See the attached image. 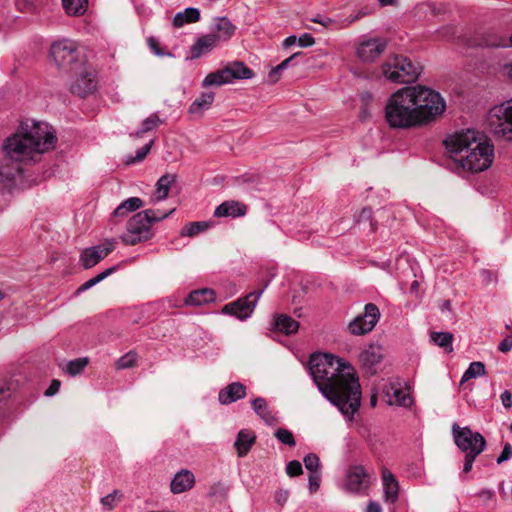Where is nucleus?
<instances>
[{"label": "nucleus", "mask_w": 512, "mask_h": 512, "mask_svg": "<svg viewBox=\"0 0 512 512\" xmlns=\"http://www.w3.org/2000/svg\"><path fill=\"white\" fill-rule=\"evenodd\" d=\"M431 341L435 345L444 348L447 352H451L453 350V334L449 332H433L431 333Z\"/></svg>", "instance_id": "nucleus-36"}, {"label": "nucleus", "mask_w": 512, "mask_h": 512, "mask_svg": "<svg viewBox=\"0 0 512 512\" xmlns=\"http://www.w3.org/2000/svg\"><path fill=\"white\" fill-rule=\"evenodd\" d=\"M154 215L151 211H141L133 215L126 224L125 232L120 236L121 241L128 246L150 240L154 233L149 217Z\"/></svg>", "instance_id": "nucleus-6"}, {"label": "nucleus", "mask_w": 512, "mask_h": 512, "mask_svg": "<svg viewBox=\"0 0 512 512\" xmlns=\"http://www.w3.org/2000/svg\"><path fill=\"white\" fill-rule=\"evenodd\" d=\"M214 92H204L196 98L189 107V113L202 114L203 111L209 109L214 101Z\"/></svg>", "instance_id": "nucleus-31"}, {"label": "nucleus", "mask_w": 512, "mask_h": 512, "mask_svg": "<svg viewBox=\"0 0 512 512\" xmlns=\"http://www.w3.org/2000/svg\"><path fill=\"white\" fill-rule=\"evenodd\" d=\"M252 408L255 413L268 425H274L278 422L276 414L271 411L267 401L262 397L255 398L252 402Z\"/></svg>", "instance_id": "nucleus-25"}, {"label": "nucleus", "mask_w": 512, "mask_h": 512, "mask_svg": "<svg viewBox=\"0 0 512 512\" xmlns=\"http://www.w3.org/2000/svg\"><path fill=\"white\" fill-rule=\"evenodd\" d=\"M286 473L290 477L299 476L303 473L302 465L297 460H292L286 465Z\"/></svg>", "instance_id": "nucleus-49"}, {"label": "nucleus", "mask_w": 512, "mask_h": 512, "mask_svg": "<svg viewBox=\"0 0 512 512\" xmlns=\"http://www.w3.org/2000/svg\"><path fill=\"white\" fill-rule=\"evenodd\" d=\"M450 157L464 170L472 173L488 169L494 159V148L472 129H467L444 140Z\"/></svg>", "instance_id": "nucleus-3"}, {"label": "nucleus", "mask_w": 512, "mask_h": 512, "mask_svg": "<svg viewBox=\"0 0 512 512\" xmlns=\"http://www.w3.org/2000/svg\"><path fill=\"white\" fill-rule=\"evenodd\" d=\"M62 5L68 15L80 16L86 12L88 0H62Z\"/></svg>", "instance_id": "nucleus-35"}, {"label": "nucleus", "mask_w": 512, "mask_h": 512, "mask_svg": "<svg viewBox=\"0 0 512 512\" xmlns=\"http://www.w3.org/2000/svg\"><path fill=\"white\" fill-rule=\"evenodd\" d=\"M143 206V201L139 197H130L121 202L111 214L109 222L117 224L116 218H124L129 213L140 209Z\"/></svg>", "instance_id": "nucleus-20"}, {"label": "nucleus", "mask_w": 512, "mask_h": 512, "mask_svg": "<svg viewBox=\"0 0 512 512\" xmlns=\"http://www.w3.org/2000/svg\"><path fill=\"white\" fill-rule=\"evenodd\" d=\"M176 177L173 174H165L159 178L156 183L155 201H161L167 198L171 185L175 182Z\"/></svg>", "instance_id": "nucleus-33"}, {"label": "nucleus", "mask_w": 512, "mask_h": 512, "mask_svg": "<svg viewBox=\"0 0 512 512\" xmlns=\"http://www.w3.org/2000/svg\"><path fill=\"white\" fill-rule=\"evenodd\" d=\"M309 371L320 392L342 414L353 416L360 406L361 389L350 363L329 353H314Z\"/></svg>", "instance_id": "nucleus-1"}, {"label": "nucleus", "mask_w": 512, "mask_h": 512, "mask_svg": "<svg viewBox=\"0 0 512 512\" xmlns=\"http://www.w3.org/2000/svg\"><path fill=\"white\" fill-rule=\"evenodd\" d=\"M478 455L468 454L465 455L463 472L469 473L472 470L473 463Z\"/></svg>", "instance_id": "nucleus-57"}, {"label": "nucleus", "mask_w": 512, "mask_h": 512, "mask_svg": "<svg viewBox=\"0 0 512 512\" xmlns=\"http://www.w3.org/2000/svg\"><path fill=\"white\" fill-rule=\"evenodd\" d=\"M365 15H367V12L365 10H359L357 13L350 15L348 18H346V26L358 21L359 19L363 18Z\"/></svg>", "instance_id": "nucleus-61"}, {"label": "nucleus", "mask_w": 512, "mask_h": 512, "mask_svg": "<svg viewBox=\"0 0 512 512\" xmlns=\"http://www.w3.org/2000/svg\"><path fill=\"white\" fill-rule=\"evenodd\" d=\"M303 461L307 470H309L311 473H318V469L320 467V460L315 453L307 454L304 457Z\"/></svg>", "instance_id": "nucleus-46"}, {"label": "nucleus", "mask_w": 512, "mask_h": 512, "mask_svg": "<svg viewBox=\"0 0 512 512\" xmlns=\"http://www.w3.org/2000/svg\"><path fill=\"white\" fill-rule=\"evenodd\" d=\"M273 326L275 330L286 335L294 334L299 329V323L285 314L276 315L274 317Z\"/></svg>", "instance_id": "nucleus-26"}, {"label": "nucleus", "mask_w": 512, "mask_h": 512, "mask_svg": "<svg viewBox=\"0 0 512 512\" xmlns=\"http://www.w3.org/2000/svg\"><path fill=\"white\" fill-rule=\"evenodd\" d=\"M215 299V292L209 288H203L192 291L185 299L186 305L201 306L213 302Z\"/></svg>", "instance_id": "nucleus-27"}, {"label": "nucleus", "mask_w": 512, "mask_h": 512, "mask_svg": "<svg viewBox=\"0 0 512 512\" xmlns=\"http://www.w3.org/2000/svg\"><path fill=\"white\" fill-rule=\"evenodd\" d=\"M246 214V206L238 201H225L216 207L214 216L216 217H239Z\"/></svg>", "instance_id": "nucleus-22"}, {"label": "nucleus", "mask_w": 512, "mask_h": 512, "mask_svg": "<svg viewBox=\"0 0 512 512\" xmlns=\"http://www.w3.org/2000/svg\"><path fill=\"white\" fill-rule=\"evenodd\" d=\"M490 131L506 140H512V100L494 106L488 114Z\"/></svg>", "instance_id": "nucleus-7"}, {"label": "nucleus", "mask_w": 512, "mask_h": 512, "mask_svg": "<svg viewBox=\"0 0 512 512\" xmlns=\"http://www.w3.org/2000/svg\"><path fill=\"white\" fill-rule=\"evenodd\" d=\"M246 396V386L240 382H233L220 390L218 399L221 404L228 405Z\"/></svg>", "instance_id": "nucleus-19"}, {"label": "nucleus", "mask_w": 512, "mask_h": 512, "mask_svg": "<svg viewBox=\"0 0 512 512\" xmlns=\"http://www.w3.org/2000/svg\"><path fill=\"white\" fill-rule=\"evenodd\" d=\"M297 41L301 47H310L315 43V39L309 33L302 34Z\"/></svg>", "instance_id": "nucleus-54"}, {"label": "nucleus", "mask_w": 512, "mask_h": 512, "mask_svg": "<svg viewBox=\"0 0 512 512\" xmlns=\"http://www.w3.org/2000/svg\"><path fill=\"white\" fill-rule=\"evenodd\" d=\"M310 21L321 24L324 27H330L334 23L333 19L323 16L321 14H317L316 16L310 18Z\"/></svg>", "instance_id": "nucleus-53"}, {"label": "nucleus", "mask_w": 512, "mask_h": 512, "mask_svg": "<svg viewBox=\"0 0 512 512\" xmlns=\"http://www.w3.org/2000/svg\"><path fill=\"white\" fill-rule=\"evenodd\" d=\"M485 372V365L482 362H472L462 375L461 383H464L472 378L483 376Z\"/></svg>", "instance_id": "nucleus-37"}, {"label": "nucleus", "mask_w": 512, "mask_h": 512, "mask_svg": "<svg viewBox=\"0 0 512 512\" xmlns=\"http://www.w3.org/2000/svg\"><path fill=\"white\" fill-rule=\"evenodd\" d=\"M219 44L218 36L214 34H206L199 37L196 42L190 47V58L197 59L202 55L209 53Z\"/></svg>", "instance_id": "nucleus-16"}, {"label": "nucleus", "mask_w": 512, "mask_h": 512, "mask_svg": "<svg viewBox=\"0 0 512 512\" xmlns=\"http://www.w3.org/2000/svg\"><path fill=\"white\" fill-rule=\"evenodd\" d=\"M382 358V349L378 345H370L360 354L362 364L369 369L378 364Z\"/></svg>", "instance_id": "nucleus-28"}, {"label": "nucleus", "mask_w": 512, "mask_h": 512, "mask_svg": "<svg viewBox=\"0 0 512 512\" xmlns=\"http://www.w3.org/2000/svg\"><path fill=\"white\" fill-rule=\"evenodd\" d=\"M421 71L418 63L403 56L389 58L382 65V74L386 79L395 83H410L415 81Z\"/></svg>", "instance_id": "nucleus-5"}, {"label": "nucleus", "mask_w": 512, "mask_h": 512, "mask_svg": "<svg viewBox=\"0 0 512 512\" xmlns=\"http://www.w3.org/2000/svg\"><path fill=\"white\" fill-rule=\"evenodd\" d=\"M512 456V446L510 443H505L502 453L497 458V464H502L503 462L509 460Z\"/></svg>", "instance_id": "nucleus-51"}, {"label": "nucleus", "mask_w": 512, "mask_h": 512, "mask_svg": "<svg viewBox=\"0 0 512 512\" xmlns=\"http://www.w3.org/2000/svg\"><path fill=\"white\" fill-rule=\"evenodd\" d=\"M320 486V475L319 473H310L309 475V490L311 493L316 492Z\"/></svg>", "instance_id": "nucleus-52"}, {"label": "nucleus", "mask_w": 512, "mask_h": 512, "mask_svg": "<svg viewBox=\"0 0 512 512\" xmlns=\"http://www.w3.org/2000/svg\"><path fill=\"white\" fill-rule=\"evenodd\" d=\"M152 145H153V141H150L149 143H147L146 145H144L143 147L138 149L136 151V155L134 157L127 158L126 164H132V163L141 162L142 160H144L145 157L147 156V154L149 153Z\"/></svg>", "instance_id": "nucleus-47"}, {"label": "nucleus", "mask_w": 512, "mask_h": 512, "mask_svg": "<svg viewBox=\"0 0 512 512\" xmlns=\"http://www.w3.org/2000/svg\"><path fill=\"white\" fill-rule=\"evenodd\" d=\"M446 109V102L436 91L415 85L394 92L385 106V120L391 128L409 129L424 126Z\"/></svg>", "instance_id": "nucleus-2"}, {"label": "nucleus", "mask_w": 512, "mask_h": 512, "mask_svg": "<svg viewBox=\"0 0 512 512\" xmlns=\"http://www.w3.org/2000/svg\"><path fill=\"white\" fill-rule=\"evenodd\" d=\"M281 70H278V66L273 68L268 74V81L270 83H276L279 80V74Z\"/></svg>", "instance_id": "nucleus-63"}, {"label": "nucleus", "mask_w": 512, "mask_h": 512, "mask_svg": "<svg viewBox=\"0 0 512 512\" xmlns=\"http://www.w3.org/2000/svg\"><path fill=\"white\" fill-rule=\"evenodd\" d=\"M145 211H151L154 213L152 217H149V222L153 225L154 223H157L171 215L174 212V209H171L168 212H162L159 209H146Z\"/></svg>", "instance_id": "nucleus-50"}, {"label": "nucleus", "mask_w": 512, "mask_h": 512, "mask_svg": "<svg viewBox=\"0 0 512 512\" xmlns=\"http://www.w3.org/2000/svg\"><path fill=\"white\" fill-rule=\"evenodd\" d=\"M452 433L456 446L465 455H480L486 448V440L479 433L469 427H460L457 423L452 425Z\"/></svg>", "instance_id": "nucleus-8"}, {"label": "nucleus", "mask_w": 512, "mask_h": 512, "mask_svg": "<svg viewBox=\"0 0 512 512\" xmlns=\"http://www.w3.org/2000/svg\"><path fill=\"white\" fill-rule=\"evenodd\" d=\"M88 365V359L87 358H77L74 360L69 361L66 364L65 371L67 374L71 376L79 375L83 372L84 368Z\"/></svg>", "instance_id": "nucleus-39"}, {"label": "nucleus", "mask_w": 512, "mask_h": 512, "mask_svg": "<svg viewBox=\"0 0 512 512\" xmlns=\"http://www.w3.org/2000/svg\"><path fill=\"white\" fill-rule=\"evenodd\" d=\"M147 44H148L149 48L153 51V53L155 55H157V56H160V57H162V56H172V54L170 52L165 53L161 49L158 40L155 37H153V36H151V37H149L147 39Z\"/></svg>", "instance_id": "nucleus-48"}, {"label": "nucleus", "mask_w": 512, "mask_h": 512, "mask_svg": "<svg viewBox=\"0 0 512 512\" xmlns=\"http://www.w3.org/2000/svg\"><path fill=\"white\" fill-rule=\"evenodd\" d=\"M274 436L283 444L288 446H295V439L291 431L279 428L275 431Z\"/></svg>", "instance_id": "nucleus-45"}, {"label": "nucleus", "mask_w": 512, "mask_h": 512, "mask_svg": "<svg viewBox=\"0 0 512 512\" xmlns=\"http://www.w3.org/2000/svg\"><path fill=\"white\" fill-rule=\"evenodd\" d=\"M229 491V487L223 482L213 483L208 490V496L217 499H224Z\"/></svg>", "instance_id": "nucleus-42"}, {"label": "nucleus", "mask_w": 512, "mask_h": 512, "mask_svg": "<svg viewBox=\"0 0 512 512\" xmlns=\"http://www.w3.org/2000/svg\"><path fill=\"white\" fill-rule=\"evenodd\" d=\"M96 88V81L91 72L82 67L77 72L75 79L72 81L70 90L79 97H85L92 93Z\"/></svg>", "instance_id": "nucleus-15"}, {"label": "nucleus", "mask_w": 512, "mask_h": 512, "mask_svg": "<svg viewBox=\"0 0 512 512\" xmlns=\"http://www.w3.org/2000/svg\"><path fill=\"white\" fill-rule=\"evenodd\" d=\"M122 497L121 491L114 490L112 493L101 498V504L106 510H112Z\"/></svg>", "instance_id": "nucleus-43"}, {"label": "nucleus", "mask_w": 512, "mask_h": 512, "mask_svg": "<svg viewBox=\"0 0 512 512\" xmlns=\"http://www.w3.org/2000/svg\"><path fill=\"white\" fill-rule=\"evenodd\" d=\"M383 392L388 398V403L390 405H400L404 407H408L412 403V399L407 392H405L399 384L388 383L384 386Z\"/></svg>", "instance_id": "nucleus-17"}, {"label": "nucleus", "mask_w": 512, "mask_h": 512, "mask_svg": "<svg viewBox=\"0 0 512 512\" xmlns=\"http://www.w3.org/2000/svg\"><path fill=\"white\" fill-rule=\"evenodd\" d=\"M498 349L503 352L507 353L512 350V336L506 337L503 341L500 342Z\"/></svg>", "instance_id": "nucleus-59"}, {"label": "nucleus", "mask_w": 512, "mask_h": 512, "mask_svg": "<svg viewBox=\"0 0 512 512\" xmlns=\"http://www.w3.org/2000/svg\"><path fill=\"white\" fill-rule=\"evenodd\" d=\"M163 121L158 117L156 113L151 114L142 122V127L138 131L135 132L136 137H142V135L146 132H149L155 128H157Z\"/></svg>", "instance_id": "nucleus-38"}, {"label": "nucleus", "mask_w": 512, "mask_h": 512, "mask_svg": "<svg viewBox=\"0 0 512 512\" xmlns=\"http://www.w3.org/2000/svg\"><path fill=\"white\" fill-rule=\"evenodd\" d=\"M114 250V242L109 241L104 245H97L86 248L80 255V262L85 269H89L97 265L101 260L106 258Z\"/></svg>", "instance_id": "nucleus-13"}, {"label": "nucleus", "mask_w": 512, "mask_h": 512, "mask_svg": "<svg viewBox=\"0 0 512 512\" xmlns=\"http://www.w3.org/2000/svg\"><path fill=\"white\" fill-rule=\"evenodd\" d=\"M261 294L262 291H255L234 302L228 303L222 308V313L235 316L239 320H246L253 313Z\"/></svg>", "instance_id": "nucleus-11"}, {"label": "nucleus", "mask_w": 512, "mask_h": 512, "mask_svg": "<svg viewBox=\"0 0 512 512\" xmlns=\"http://www.w3.org/2000/svg\"><path fill=\"white\" fill-rule=\"evenodd\" d=\"M387 42L382 38L365 39L356 49L357 57L363 62L375 61L386 49Z\"/></svg>", "instance_id": "nucleus-12"}, {"label": "nucleus", "mask_w": 512, "mask_h": 512, "mask_svg": "<svg viewBox=\"0 0 512 512\" xmlns=\"http://www.w3.org/2000/svg\"><path fill=\"white\" fill-rule=\"evenodd\" d=\"M382 481L386 501L396 502L399 492L398 482L394 475L386 468L382 470Z\"/></svg>", "instance_id": "nucleus-24"}, {"label": "nucleus", "mask_w": 512, "mask_h": 512, "mask_svg": "<svg viewBox=\"0 0 512 512\" xmlns=\"http://www.w3.org/2000/svg\"><path fill=\"white\" fill-rule=\"evenodd\" d=\"M380 318V311L373 303H368L364 307V313L354 318L348 325V329L353 335H364L373 330Z\"/></svg>", "instance_id": "nucleus-10"}, {"label": "nucleus", "mask_w": 512, "mask_h": 512, "mask_svg": "<svg viewBox=\"0 0 512 512\" xmlns=\"http://www.w3.org/2000/svg\"><path fill=\"white\" fill-rule=\"evenodd\" d=\"M369 487L368 473L361 465L352 466L346 476L345 489L351 493H362Z\"/></svg>", "instance_id": "nucleus-14"}, {"label": "nucleus", "mask_w": 512, "mask_h": 512, "mask_svg": "<svg viewBox=\"0 0 512 512\" xmlns=\"http://www.w3.org/2000/svg\"><path fill=\"white\" fill-rule=\"evenodd\" d=\"M215 29L216 32H213L212 34L218 36L219 42H223L229 40L233 36L236 27L227 17H220L216 19Z\"/></svg>", "instance_id": "nucleus-29"}, {"label": "nucleus", "mask_w": 512, "mask_h": 512, "mask_svg": "<svg viewBox=\"0 0 512 512\" xmlns=\"http://www.w3.org/2000/svg\"><path fill=\"white\" fill-rule=\"evenodd\" d=\"M477 496L485 502L492 500L494 492L490 489H483L477 493Z\"/></svg>", "instance_id": "nucleus-62"}, {"label": "nucleus", "mask_w": 512, "mask_h": 512, "mask_svg": "<svg viewBox=\"0 0 512 512\" xmlns=\"http://www.w3.org/2000/svg\"><path fill=\"white\" fill-rule=\"evenodd\" d=\"M208 227L209 225L207 222H191L182 229L181 235L193 237L200 232L205 231Z\"/></svg>", "instance_id": "nucleus-41"}, {"label": "nucleus", "mask_w": 512, "mask_h": 512, "mask_svg": "<svg viewBox=\"0 0 512 512\" xmlns=\"http://www.w3.org/2000/svg\"><path fill=\"white\" fill-rule=\"evenodd\" d=\"M382 508L379 503L370 501L367 505V512H381Z\"/></svg>", "instance_id": "nucleus-64"}, {"label": "nucleus", "mask_w": 512, "mask_h": 512, "mask_svg": "<svg viewBox=\"0 0 512 512\" xmlns=\"http://www.w3.org/2000/svg\"><path fill=\"white\" fill-rule=\"evenodd\" d=\"M256 441V435L252 430L243 429L238 432L234 447L239 457H244L250 451Z\"/></svg>", "instance_id": "nucleus-23"}, {"label": "nucleus", "mask_w": 512, "mask_h": 512, "mask_svg": "<svg viewBox=\"0 0 512 512\" xmlns=\"http://www.w3.org/2000/svg\"><path fill=\"white\" fill-rule=\"evenodd\" d=\"M229 70L226 66L222 69H219L215 72L208 74L204 80L202 81V86H221L227 83H230Z\"/></svg>", "instance_id": "nucleus-32"}, {"label": "nucleus", "mask_w": 512, "mask_h": 512, "mask_svg": "<svg viewBox=\"0 0 512 512\" xmlns=\"http://www.w3.org/2000/svg\"><path fill=\"white\" fill-rule=\"evenodd\" d=\"M229 70V77L233 79H250L253 77V71L248 68L243 62L234 61L226 65Z\"/></svg>", "instance_id": "nucleus-34"}, {"label": "nucleus", "mask_w": 512, "mask_h": 512, "mask_svg": "<svg viewBox=\"0 0 512 512\" xmlns=\"http://www.w3.org/2000/svg\"><path fill=\"white\" fill-rule=\"evenodd\" d=\"M137 362V354L133 351H130L128 353H126L125 355H123L122 357H120L117 361H116V368L118 370H121V369H127V368H131L133 367Z\"/></svg>", "instance_id": "nucleus-44"}, {"label": "nucleus", "mask_w": 512, "mask_h": 512, "mask_svg": "<svg viewBox=\"0 0 512 512\" xmlns=\"http://www.w3.org/2000/svg\"><path fill=\"white\" fill-rule=\"evenodd\" d=\"M50 54L59 67L76 64L79 59L78 45L75 41L64 39L52 44Z\"/></svg>", "instance_id": "nucleus-9"}, {"label": "nucleus", "mask_w": 512, "mask_h": 512, "mask_svg": "<svg viewBox=\"0 0 512 512\" xmlns=\"http://www.w3.org/2000/svg\"><path fill=\"white\" fill-rule=\"evenodd\" d=\"M200 20V10L188 7L182 12H178L173 18V26L180 28L185 24L195 23Z\"/></svg>", "instance_id": "nucleus-30"}, {"label": "nucleus", "mask_w": 512, "mask_h": 512, "mask_svg": "<svg viewBox=\"0 0 512 512\" xmlns=\"http://www.w3.org/2000/svg\"><path fill=\"white\" fill-rule=\"evenodd\" d=\"M21 130L4 141L3 149L10 160L35 162L43 153L54 149L57 137L48 123L36 122L26 128L22 125Z\"/></svg>", "instance_id": "nucleus-4"}, {"label": "nucleus", "mask_w": 512, "mask_h": 512, "mask_svg": "<svg viewBox=\"0 0 512 512\" xmlns=\"http://www.w3.org/2000/svg\"><path fill=\"white\" fill-rule=\"evenodd\" d=\"M60 386H61V382L57 379H53L51 381L50 386L44 392V395L47 397L54 396L56 393H58Z\"/></svg>", "instance_id": "nucleus-55"}, {"label": "nucleus", "mask_w": 512, "mask_h": 512, "mask_svg": "<svg viewBox=\"0 0 512 512\" xmlns=\"http://www.w3.org/2000/svg\"><path fill=\"white\" fill-rule=\"evenodd\" d=\"M194 484V474L188 469H182L174 475L170 489L173 494H181L190 490Z\"/></svg>", "instance_id": "nucleus-18"}, {"label": "nucleus", "mask_w": 512, "mask_h": 512, "mask_svg": "<svg viewBox=\"0 0 512 512\" xmlns=\"http://www.w3.org/2000/svg\"><path fill=\"white\" fill-rule=\"evenodd\" d=\"M358 222L367 221L370 223L371 228L373 229L372 223V210L370 208H363L358 216Z\"/></svg>", "instance_id": "nucleus-56"}, {"label": "nucleus", "mask_w": 512, "mask_h": 512, "mask_svg": "<svg viewBox=\"0 0 512 512\" xmlns=\"http://www.w3.org/2000/svg\"><path fill=\"white\" fill-rule=\"evenodd\" d=\"M115 270H116L115 267L107 268L106 270H104L103 272L99 273L95 277H93V278L87 280L86 282H84L78 288L77 292H82V291H86V290L90 289L91 287H93L94 285L98 284L99 282L104 280L106 277L111 275Z\"/></svg>", "instance_id": "nucleus-40"}, {"label": "nucleus", "mask_w": 512, "mask_h": 512, "mask_svg": "<svg viewBox=\"0 0 512 512\" xmlns=\"http://www.w3.org/2000/svg\"><path fill=\"white\" fill-rule=\"evenodd\" d=\"M301 55H302V52H296L293 55H291L290 57L286 58L279 65H277L278 66V70L283 71L284 69H286L290 65V63L292 61H294L295 59H297Z\"/></svg>", "instance_id": "nucleus-60"}, {"label": "nucleus", "mask_w": 512, "mask_h": 512, "mask_svg": "<svg viewBox=\"0 0 512 512\" xmlns=\"http://www.w3.org/2000/svg\"><path fill=\"white\" fill-rule=\"evenodd\" d=\"M500 399L504 408L510 409L512 407V394L509 390H505L500 395Z\"/></svg>", "instance_id": "nucleus-58"}, {"label": "nucleus", "mask_w": 512, "mask_h": 512, "mask_svg": "<svg viewBox=\"0 0 512 512\" xmlns=\"http://www.w3.org/2000/svg\"><path fill=\"white\" fill-rule=\"evenodd\" d=\"M22 172L19 162L10 160L8 156L0 164V184L7 186L8 183L14 181L17 175Z\"/></svg>", "instance_id": "nucleus-21"}]
</instances>
